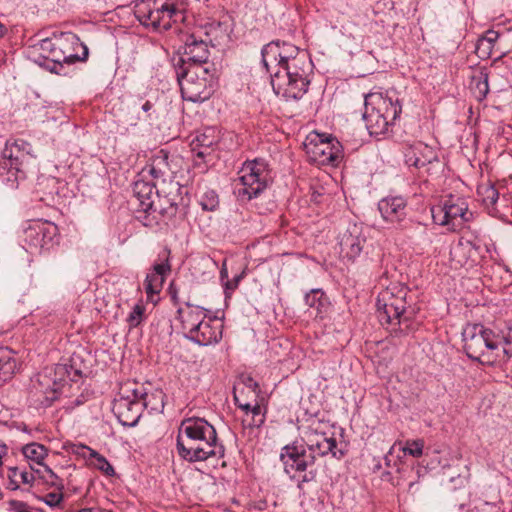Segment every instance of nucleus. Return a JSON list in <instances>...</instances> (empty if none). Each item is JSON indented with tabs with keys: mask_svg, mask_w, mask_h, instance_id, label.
<instances>
[{
	"mask_svg": "<svg viewBox=\"0 0 512 512\" xmlns=\"http://www.w3.org/2000/svg\"><path fill=\"white\" fill-rule=\"evenodd\" d=\"M262 62L270 73L276 95L286 99H300L308 90L312 62L307 51L280 41H272L261 51Z\"/></svg>",
	"mask_w": 512,
	"mask_h": 512,
	"instance_id": "f257e3e1",
	"label": "nucleus"
},
{
	"mask_svg": "<svg viewBox=\"0 0 512 512\" xmlns=\"http://www.w3.org/2000/svg\"><path fill=\"white\" fill-rule=\"evenodd\" d=\"M306 447L303 444L294 442L282 448L280 460L283 463L284 471L294 478L297 473L306 472L302 482L315 480L317 472L312 469L317 457H323L331 453L336 456L337 442L334 437H328L325 433L314 430L306 432L304 438Z\"/></svg>",
	"mask_w": 512,
	"mask_h": 512,
	"instance_id": "f03ea898",
	"label": "nucleus"
},
{
	"mask_svg": "<svg viewBox=\"0 0 512 512\" xmlns=\"http://www.w3.org/2000/svg\"><path fill=\"white\" fill-rule=\"evenodd\" d=\"M467 356L484 365H501L512 358V338L495 334L481 324H469L463 332Z\"/></svg>",
	"mask_w": 512,
	"mask_h": 512,
	"instance_id": "7ed1b4c3",
	"label": "nucleus"
},
{
	"mask_svg": "<svg viewBox=\"0 0 512 512\" xmlns=\"http://www.w3.org/2000/svg\"><path fill=\"white\" fill-rule=\"evenodd\" d=\"M363 119L370 135H386L402 112L399 98L392 94L371 92L365 96Z\"/></svg>",
	"mask_w": 512,
	"mask_h": 512,
	"instance_id": "20e7f679",
	"label": "nucleus"
},
{
	"mask_svg": "<svg viewBox=\"0 0 512 512\" xmlns=\"http://www.w3.org/2000/svg\"><path fill=\"white\" fill-rule=\"evenodd\" d=\"M186 6L179 0H141L134 7V15L145 27L155 31L168 30L185 19Z\"/></svg>",
	"mask_w": 512,
	"mask_h": 512,
	"instance_id": "39448f33",
	"label": "nucleus"
},
{
	"mask_svg": "<svg viewBox=\"0 0 512 512\" xmlns=\"http://www.w3.org/2000/svg\"><path fill=\"white\" fill-rule=\"evenodd\" d=\"M184 100L203 102L209 99L217 84V69L199 65L174 67Z\"/></svg>",
	"mask_w": 512,
	"mask_h": 512,
	"instance_id": "423d86ee",
	"label": "nucleus"
},
{
	"mask_svg": "<svg viewBox=\"0 0 512 512\" xmlns=\"http://www.w3.org/2000/svg\"><path fill=\"white\" fill-rule=\"evenodd\" d=\"M408 288L401 284H391L381 291L377 298V313L382 324H390L394 320L402 331L410 329L409 321L414 315V309L407 306Z\"/></svg>",
	"mask_w": 512,
	"mask_h": 512,
	"instance_id": "0eeeda50",
	"label": "nucleus"
},
{
	"mask_svg": "<svg viewBox=\"0 0 512 512\" xmlns=\"http://www.w3.org/2000/svg\"><path fill=\"white\" fill-rule=\"evenodd\" d=\"M270 178V171L265 160L246 161L239 170L238 178L235 181L237 196L242 200L258 197L267 188Z\"/></svg>",
	"mask_w": 512,
	"mask_h": 512,
	"instance_id": "6e6552de",
	"label": "nucleus"
},
{
	"mask_svg": "<svg viewBox=\"0 0 512 512\" xmlns=\"http://www.w3.org/2000/svg\"><path fill=\"white\" fill-rule=\"evenodd\" d=\"M435 224L447 226L450 231H456L473 218L468 209L467 201L458 196L449 195L442 204L431 209Z\"/></svg>",
	"mask_w": 512,
	"mask_h": 512,
	"instance_id": "1a4fd4ad",
	"label": "nucleus"
},
{
	"mask_svg": "<svg viewBox=\"0 0 512 512\" xmlns=\"http://www.w3.org/2000/svg\"><path fill=\"white\" fill-rule=\"evenodd\" d=\"M133 193L136 201L138 202V214H150L151 212H158L162 216L172 217L176 214L177 207L175 204H170L166 207L162 204L156 183L140 177L134 182ZM138 219L142 220L141 215H137Z\"/></svg>",
	"mask_w": 512,
	"mask_h": 512,
	"instance_id": "9d476101",
	"label": "nucleus"
},
{
	"mask_svg": "<svg viewBox=\"0 0 512 512\" xmlns=\"http://www.w3.org/2000/svg\"><path fill=\"white\" fill-rule=\"evenodd\" d=\"M304 148L310 162L317 165L337 166L342 158V146L334 137L315 133L307 137Z\"/></svg>",
	"mask_w": 512,
	"mask_h": 512,
	"instance_id": "9b49d317",
	"label": "nucleus"
},
{
	"mask_svg": "<svg viewBox=\"0 0 512 512\" xmlns=\"http://www.w3.org/2000/svg\"><path fill=\"white\" fill-rule=\"evenodd\" d=\"M25 249L34 254L49 250L57 242L59 230L47 220H34L24 229Z\"/></svg>",
	"mask_w": 512,
	"mask_h": 512,
	"instance_id": "f8f14e48",
	"label": "nucleus"
},
{
	"mask_svg": "<svg viewBox=\"0 0 512 512\" xmlns=\"http://www.w3.org/2000/svg\"><path fill=\"white\" fill-rule=\"evenodd\" d=\"M192 443L182 441L176 444L179 456L188 462L205 461L211 457H224L225 448L218 442L216 431L213 432L210 438L192 440Z\"/></svg>",
	"mask_w": 512,
	"mask_h": 512,
	"instance_id": "ddd939ff",
	"label": "nucleus"
},
{
	"mask_svg": "<svg viewBox=\"0 0 512 512\" xmlns=\"http://www.w3.org/2000/svg\"><path fill=\"white\" fill-rule=\"evenodd\" d=\"M209 55L207 40L200 34H189L184 40L183 56L178 57L177 61L174 62V67L193 65H199L203 68L215 67L213 63L208 62Z\"/></svg>",
	"mask_w": 512,
	"mask_h": 512,
	"instance_id": "4468645a",
	"label": "nucleus"
},
{
	"mask_svg": "<svg viewBox=\"0 0 512 512\" xmlns=\"http://www.w3.org/2000/svg\"><path fill=\"white\" fill-rule=\"evenodd\" d=\"M59 384L46 374H39L29 391L30 401L36 407H49L59 398Z\"/></svg>",
	"mask_w": 512,
	"mask_h": 512,
	"instance_id": "2eb2a0df",
	"label": "nucleus"
},
{
	"mask_svg": "<svg viewBox=\"0 0 512 512\" xmlns=\"http://www.w3.org/2000/svg\"><path fill=\"white\" fill-rule=\"evenodd\" d=\"M69 41H75L74 33L66 32L55 35L53 38L43 39L39 44V49L43 58L50 60L53 63L51 71L58 73L57 66H62L67 56H62L61 48H65Z\"/></svg>",
	"mask_w": 512,
	"mask_h": 512,
	"instance_id": "dca6fc26",
	"label": "nucleus"
},
{
	"mask_svg": "<svg viewBox=\"0 0 512 512\" xmlns=\"http://www.w3.org/2000/svg\"><path fill=\"white\" fill-rule=\"evenodd\" d=\"M214 431V426L203 418H187L180 425L177 442L187 441L193 444L192 440L210 438Z\"/></svg>",
	"mask_w": 512,
	"mask_h": 512,
	"instance_id": "f3484780",
	"label": "nucleus"
},
{
	"mask_svg": "<svg viewBox=\"0 0 512 512\" xmlns=\"http://www.w3.org/2000/svg\"><path fill=\"white\" fill-rule=\"evenodd\" d=\"M170 271L171 268L167 261L153 265L152 270L146 275L143 284L148 302L152 304L158 302L159 294L162 291L163 284Z\"/></svg>",
	"mask_w": 512,
	"mask_h": 512,
	"instance_id": "a211bd4d",
	"label": "nucleus"
},
{
	"mask_svg": "<svg viewBox=\"0 0 512 512\" xmlns=\"http://www.w3.org/2000/svg\"><path fill=\"white\" fill-rule=\"evenodd\" d=\"M112 410L123 426H135L142 414V403L129 400L127 397L119 395L114 400Z\"/></svg>",
	"mask_w": 512,
	"mask_h": 512,
	"instance_id": "6ab92c4d",
	"label": "nucleus"
},
{
	"mask_svg": "<svg viewBox=\"0 0 512 512\" xmlns=\"http://www.w3.org/2000/svg\"><path fill=\"white\" fill-rule=\"evenodd\" d=\"M365 242L366 240L362 235L361 228L354 224L341 234L339 241L340 252L343 257L354 260L360 255Z\"/></svg>",
	"mask_w": 512,
	"mask_h": 512,
	"instance_id": "aec40b11",
	"label": "nucleus"
},
{
	"mask_svg": "<svg viewBox=\"0 0 512 512\" xmlns=\"http://www.w3.org/2000/svg\"><path fill=\"white\" fill-rule=\"evenodd\" d=\"M186 337L191 341L203 346L217 343L222 337L221 326L217 323L216 320L212 318H206Z\"/></svg>",
	"mask_w": 512,
	"mask_h": 512,
	"instance_id": "412c9836",
	"label": "nucleus"
},
{
	"mask_svg": "<svg viewBox=\"0 0 512 512\" xmlns=\"http://www.w3.org/2000/svg\"><path fill=\"white\" fill-rule=\"evenodd\" d=\"M407 202L401 196H389L381 199L378 203V210L382 218L389 223L395 224L405 219Z\"/></svg>",
	"mask_w": 512,
	"mask_h": 512,
	"instance_id": "4be33fe9",
	"label": "nucleus"
},
{
	"mask_svg": "<svg viewBox=\"0 0 512 512\" xmlns=\"http://www.w3.org/2000/svg\"><path fill=\"white\" fill-rule=\"evenodd\" d=\"M206 311L205 308L193 305L189 302H187L184 307L178 308V319L181 322V328L185 336L195 330V328L207 318Z\"/></svg>",
	"mask_w": 512,
	"mask_h": 512,
	"instance_id": "5701e85b",
	"label": "nucleus"
},
{
	"mask_svg": "<svg viewBox=\"0 0 512 512\" xmlns=\"http://www.w3.org/2000/svg\"><path fill=\"white\" fill-rule=\"evenodd\" d=\"M30 150L31 145L22 139L7 141L0 160H10L12 165L24 168L30 158Z\"/></svg>",
	"mask_w": 512,
	"mask_h": 512,
	"instance_id": "b1692460",
	"label": "nucleus"
},
{
	"mask_svg": "<svg viewBox=\"0 0 512 512\" xmlns=\"http://www.w3.org/2000/svg\"><path fill=\"white\" fill-rule=\"evenodd\" d=\"M437 155L432 147L418 142L408 148L405 153V161L408 166L415 168L425 167L436 160Z\"/></svg>",
	"mask_w": 512,
	"mask_h": 512,
	"instance_id": "393cba45",
	"label": "nucleus"
},
{
	"mask_svg": "<svg viewBox=\"0 0 512 512\" xmlns=\"http://www.w3.org/2000/svg\"><path fill=\"white\" fill-rule=\"evenodd\" d=\"M218 143V136L212 128L205 129L192 141V151H197L199 158H208L211 156L212 148Z\"/></svg>",
	"mask_w": 512,
	"mask_h": 512,
	"instance_id": "a878e982",
	"label": "nucleus"
},
{
	"mask_svg": "<svg viewBox=\"0 0 512 512\" xmlns=\"http://www.w3.org/2000/svg\"><path fill=\"white\" fill-rule=\"evenodd\" d=\"M25 178L24 168L12 165L10 160H0V182L8 188L18 187L21 179Z\"/></svg>",
	"mask_w": 512,
	"mask_h": 512,
	"instance_id": "bb28decb",
	"label": "nucleus"
},
{
	"mask_svg": "<svg viewBox=\"0 0 512 512\" xmlns=\"http://www.w3.org/2000/svg\"><path fill=\"white\" fill-rule=\"evenodd\" d=\"M169 172L168 163L166 162V157H155L152 159L151 163L147 164L139 174V177L146 178L148 180L149 177L152 178L151 182L165 180Z\"/></svg>",
	"mask_w": 512,
	"mask_h": 512,
	"instance_id": "cd10ccee",
	"label": "nucleus"
},
{
	"mask_svg": "<svg viewBox=\"0 0 512 512\" xmlns=\"http://www.w3.org/2000/svg\"><path fill=\"white\" fill-rule=\"evenodd\" d=\"M203 33L205 40L212 46L221 45L229 38L228 26L217 21L206 24Z\"/></svg>",
	"mask_w": 512,
	"mask_h": 512,
	"instance_id": "c85d7f7f",
	"label": "nucleus"
},
{
	"mask_svg": "<svg viewBox=\"0 0 512 512\" xmlns=\"http://www.w3.org/2000/svg\"><path fill=\"white\" fill-rule=\"evenodd\" d=\"M489 72L487 68H479L471 79V90L478 101H482L489 93Z\"/></svg>",
	"mask_w": 512,
	"mask_h": 512,
	"instance_id": "c756f323",
	"label": "nucleus"
},
{
	"mask_svg": "<svg viewBox=\"0 0 512 512\" xmlns=\"http://www.w3.org/2000/svg\"><path fill=\"white\" fill-rule=\"evenodd\" d=\"M17 368L13 352L8 348H0V385L10 380Z\"/></svg>",
	"mask_w": 512,
	"mask_h": 512,
	"instance_id": "7c9ffc66",
	"label": "nucleus"
},
{
	"mask_svg": "<svg viewBox=\"0 0 512 512\" xmlns=\"http://www.w3.org/2000/svg\"><path fill=\"white\" fill-rule=\"evenodd\" d=\"M75 41H69L65 48H61L62 56H67L63 63L71 64L79 60H84L88 55V49L86 46H82L79 38L74 34Z\"/></svg>",
	"mask_w": 512,
	"mask_h": 512,
	"instance_id": "2f4dec72",
	"label": "nucleus"
},
{
	"mask_svg": "<svg viewBox=\"0 0 512 512\" xmlns=\"http://www.w3.org/2000/svg\"><path fill=\"white\" fill-rule=\"evenodd\" d=\"M7 479V488L10 490H17L21 483L32 484L35 478L34 475L30 472L20 470L18 467H9Z\"/></svg>",
	"mask_w": 512,
	"mask_h": 512,
	"instance_id": "473e14b6",
	"label": "nucleus"
},
{
	"mask_svg": "<svg viewBox=\"0 0 512 512\" xmlns=\"http://www.w3.org/2000/svg\"><path fill=\"white\" fill-rule=\"evenodd\" d=\"M147 391L142 384L137 382H127L121 388L119 395L122 397H127L129 400H133L134 402H142L143 398L146 396Z\"/></svg>",
	"mask_w": 512,
	"mask_h": 512,
	"instance_id": "72a5a7b5",
	"label": "nucleus"
},
{
	"mask_svg": "<svg viewBox=\"0 0 512 512\" xmlns=\"http://www.w3.org/2000/svg\"><path fill=\"white\" fill-rule=\"evenodd\" d=\"M23 455L30 461L41 465L47 456V449L39 443H30L22 448Z\"/></svg>",
	"mask_w": 512,
	"mask_h": 512,
	"instance_id": "f704fd0d",
	"label": "nucleus"
},
{
	"mask_svg": "<svg viewBox=\"0 0 512 512\" xmlns=\"http://www.w3.org/2000/svg\"><path fill=\"white\" fill-rule=\"evenodd\" d=\"M142 409L145 408L150 412H159L164 408V394L161 390H155L146 394L143 398Z\"/></svg>",
	"mask_w": 512,
	"mask_h": 512,
	"instance_id": "c9c22d12",
	"label": "nucleus"
},
{
	"mask_svg": "<svg viewBox=\"0 0 512 512\" xmlns=\"http://www.w3.org/2000/svg\"><path fill=\"white\" fill-rule=\"evenodd\" d=\"M305 302L309 307L321 313L327 304V299L321 289H312L306 294Z\"/></svg>",
	"mask_w": 512,
	"mask_h": 512,
	"instance_id": "e433bc0d",
	"label": "nucleus"
},
{
	"mask_svg": "<svg viewBox=\"0 0 512 512\" xmlns=\"http://www.w3.org/2000/svg\"><path fill=\"white\" fill-rule=\"evenodd\" d=\"M90 458L92 460V464L95 468L102 471L104 474L108 476H113L115 474V470L113 466L108 462V460L99 454L98 452L89 449Z\"/></svg>",
	"mask_w": 512,
	"mask_h": 512,
	"instance_id": "4c0bfd02",
	"label": "nucleus"
},
{
	"mask_svg": "<svg viewBox=\"0 0 512 512\" xmlns=\"http://www.w3.org/2000/svg\"><path fill=\"white\" fill-rule=\"evenodd\" d=\"M478 194L482 197V202L487 207L495 205L499 198V193L493 185L480 186Z\"/></svg>",
	"mask_w": 512,
	"mask_h": 512,
	"instance_id": "58836bf2",
	"label": "nucleus"
},
{
	"mask_svg": "<svg viewBox=\"0 0 512 512\" xmlns=\"http://www.w3.org/2000/svg\"><path fill=\"white\" fill-rule=\"evenodd\" d=\"M199 204L203 210L214 211L219 205L217 193L213 190L204 192L199 199Z\"/></svg>",
	"mask_w": 512,
	"mask_h": 512,
	"instance_id": "ea45409f",
	"label": "nucleus"
},
{
	"mask_svg": "<svg viewBox=\"0 0 512 512\" xmlns=\"http://www.w3.org/2000/svg\"><path fill=\"white\" fill-rule=\"evenodd\" d=\"M144 316H145L144 304L141 302L135 304L127 318V321L129 323L130 327H137L143 321Z\"/></svg>",
	"mask_w": 512,
	"mask_h": 512,
	"instance_id": "a19ab883",
	"label": "nucleus"
},
{
	"mask_svg": "<svg viewBox=\"0 0 512 512\" xmlns=\"http://www.w3.org/2000/svg\"><path fill=\"white\" fill-rule=\"evenodd\" d=\"M423 448V440H408L402 450L405 454L418 458L422 456Z\"/></svg>",
	"mask_w": 512,
	"mask_h": 512,
	"instance_id": "79ce46f5",
	"label": "nucleus"
},
{
	"mask_svg": "<svg viewBox=\"0 0 512 512\" xmlns=\"http://www.w3.org/2000/svg\"><path fill=\"white\" fill-rule=\"evenodd\" d=\"M250 412L252 413L253 417H258V420H254V422L249 423V426L260 427L265 420V417L262 414L261 406L255 402Z\"/></svg>",
	"mask_w": 512,
	"mask_h": 512,
	"instance_id": "37998d69",
	"label": "nucleus"
},
{
	"mask_svg": "<svg viewBox=\"0 0 512 512\" xmlns=\"http://www.w3.org/2000/svg\"><path fill=\"white\" fill-rule=\"evenodd\" d=\"M493 50V46H491L489 43H486L482 38H480L476 45V52L479 54L480 57H488L491 55V52Z\"/></svg>",
	"mask_w": 512,
	"mask_h": 512,
	"instance_id": "c03bdc74",
	"label": "nucleus"
},
{
	"mask_svg": "<svg viewBox=\"0 0 512 512\" xmlns=\"http://www.w3.org/2000/svg\"><path fill=\"white\" fill-rule=\"evenodd\" d=\"M243 278V273L235 275L231 280H227L224 284L226 293L233 292L239 285L241 279Z\"/></svg>",
	"mask_w": 512,
	"mask_h": 512,
	"instance_id": "a18cd8bd",
	"label": "nucleus"
},
{
	"mask_svg": "<svg viewBox=\"0 0 512 512\" xmlns=\"http://www.w3.org/2000/svg\"><path fill=\"white\" fill-rule=\"evenodd\" d=\"M195 153V157L193 160L194 168H197L200 173H204L207 171V158H199L197 156V151H193Z\"/></svg>",
	"mask_w": 512,
	"mask_h": 512,
	"instance_id": "49530a36",
	"label": "nucleus"
},
{
	"mask_svg": "<svg viewBox=\"0 0 512 512\" xmlns=\"http://www.w3.org/2000/svg\"><path fill=\"white\" fill-rule=\"evenodd\" d=\"M486 43L494 47L495 42L499 38V33L494 30H488L484 36L481 37Z\"/></svg>",
	"mask_w": 512,
	"mask_h": 512,
	"instance_id": "de8ad7c7",
	"label": "nucleus"
},
{
	"mask_svg": "<svg viewBox=\"0 0 512 512\" xmlns=\"http://www.w3.org/2000/svg\"><path fill=\"white\" fill-rule=\"evenodd\" d=\"M234 399H235V403H236V405H237L240 409H242V410L246 411L247 413L251 411V409H252V407H253V405H254V404H251V403H249V402H243V401L240 399V396H239L238 394H236V393L234 394Z\"/></svg>",
	"mask_w": 512,
	"mask_h": 512,
	"instance_id": "09e8293b",
	"label": "nucleus"
},
{
	"mask_svg": "<svg viewBox=\"0 0 512 512\" xmlns=\"http://www.w3.org/2000/svg\"><path fill=\"white\" fill-rule=\"evenodd\" d=\"M46 497H47L46 503L50 506L58 505L62 500L61 495L54 494V493H50Z\"/></svg>",
	"mask_w": 512,
	"mask_h": 512,
	"instance_id": "8fccbe9b",
	"label": "nucleus"
},
{
	"mask_svg": "<svg viewBox=\"0 0 512 512\" xmlns=\"http://www.w3.org/2000/svg\"><path fill=\"white\" fill-rule=\"evenodd\" d=\"M7 447L5 444H0V467L2 466V457L6 455Z\"/></svg>",
	"mask_w": 512,
	"mask_h": 512,
	"instance_id": "3c124183",
	"label": "nucleus"
},
{
	"mask_svg": "<svg viewBox=\"0 0 512 512\" xmlns=\"http://www.w3.org/2000/svg\"><path fill=\"white\" fill-rule=\"evenodd\" d=\"M152 107H153V104H152L150 101H146V102L142 105L141 109H142L145 113H148V112L152 109Z\"/></svg>",
	"mask_w": 512,
	"mask_h": 512,
	"instance_id": "603ef678",
	"label": "nucleus"
},
{
	"mask_svg": "<svg viewBox=\"0 0 512 512\" xmlns=\"http://www.w3.org/2000/svg\"><path fill=\"white\" fill-rule=\"evenodd\" d=\"M160 199L162 200V204L166 207H169L170 204H175L177 206V204L175 202H172L168 197H161L160 196Z\"/></svg>",
	"mask_w": 512,
	"mask_h": 512,
	"instance_id": "864d4df0",
	"label": "nucleus"
},
{
	"mask_svg": "<svg viewBox=\"0 0 512 512\" xmlns=\"http://www.w3.org/2000/svg\"><path fill=\"white\" fill-rule=\"evenodd\" d=\"M220 276H221V279H224V278H227L228 277V272H227V269L226 268H222L221 271H220Z\"/></svg>",
	"mask_w": 512,
	"mask_h": 512,
	"instance_id": "5fc2aeb1",
	"label": "nucleus"
},
{
	"mask_svg": "<svg viewBox=\"0 0 512 512\" xmlns=\"http://www.w3.org/2000/svg\"><path fill=\"white\" fill-rule=\"evenodd\" d=\"M78 512H100V511L98 509H96V508H84V509H81Z\"/></svg>",
	"mask_w": 512,
	"mask_h": 512,
	"instance_id": "6e6d98bb",
	"label": "nucleus"
},
{
	"mask_svg": "<svg viewBox=\"0 0 512 512\" xmlns=\"http://www.w3.org/2000/svg\"><path fill=\"white\" fill-rule=\"evenodd\" d=\"M45 469L50 474L51 478H57V476L54 474V472L51 469H49L48 467H45Z\"/></svg>",
	"mask_w": 512,
	"mask_h": 512,
	"instance_id": "4d7b16f0",
	"label": "nucleus"
},
{
	"mask_svg": "<svg viewBox=\"0 0 512 512\" xmlns=\"http://www.w3.org/2000/svg\"><path fill=\"white\" fill-rule=\"evenodd\" d=\"M6 32V28L0 23V37L3 36Z\"/></svg>",
	"mask_w": 512,
	"mask_h": 512,
	"instance_id": "13d9d810",
	"label": "nucleus"
},
{
	"mask_svg": "<svg viewBox=\"0 0 512 512\" xmlns=\"http://www.w3.org/2000/svg\"><path fill=\"white\" fill-rule=\"evenodd\" d=\"M254 386H255V389L253 390V392H255V390L258 388V384L254 383Z\"/></svg>",
	"mask_w": 512,
	"mask_h": 512,
	"instance_id": "bf43d9fd",
	"label": "nucleus"
}]
</instances>
